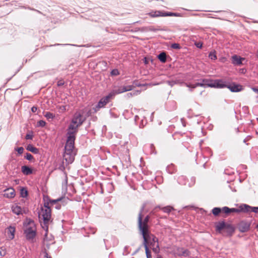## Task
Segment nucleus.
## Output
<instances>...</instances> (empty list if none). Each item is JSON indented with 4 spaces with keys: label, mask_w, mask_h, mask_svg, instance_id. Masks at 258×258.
<instances>
[{
    "label": "nucleus",
    "mask_w": 258,
    "mask_h": 258,
    "mask_svg": "<svg viewBox=\"0 0 258 258\" xmlns=\"http://www.w3.org/2000/svg\"><path fill=\"white\" fill-rule=\"evenodd\" d=\"M249 224L247 223L241 222L239 225L240 230L242 232H245L247 231L249 229Z\"/></svg>",
    "instance_id": "nucleus-18"
},
{
    "label": "nucleus",
    "mask_w": 258,
    "mask_h": 258,
    "mask_svg": "<svg viewBox=\"0 0 258 258\" xmlns=\"http://www.w3.org/2000/svg\"><path fill=\"white\" fill-rule=\"evenodd\" d=\"M176 82H174V81H168V84L171 86H173L174 85V84H176Z\"/></svg>",
    "instance_id": "nucleus-37"
},
{
    "label": "nucleus",
    "mask_w": 258,
    "mask_h": 258,
    "mask_svg": "<svg viewBox=\"0 0 258 258\" xmlns=\"http://www.w3.org/2000/svg\"><path fill=\"white\" fill-rule=\"evenodd\" d=\"M38 124H39V125H40L41 126H44L45 125V121H44L43 120H40L38 122Z\"/></svg>",
    "instance_id": "nucleus-36"
},
{
    "label": "nucleus",
    "mask_w": 258,
    "mask_h": 258,
    "mask_svg": "<svg viewBox=\"0 0 258 258\" xmlns=\"http://www.w3.org/2000/svg\"><path fill=\"white\" fill-rule=\"evenodd\" d=\"M145 250H146V254L147 255V258H151V252L149 251V248L148 247L147 245H146Z\"/></svg>",
    "instance_id": "nucleus-27"
},
{
    "label": "nucleus",
    "mask_w": 258,
    "mask_h": 258,
    "mask_svg": "<svg viewBox=\"0 0 258 258\" xmlns=\"http://www.w3.org/2000/svg\"><path fill=\"white\" fill-rule=\"evenodd\" d=\"M231 59L232 63L236 66L242 65L243 64L242 61L245 60L244 58L241 57L237 55H233Z\"/></svg>",
    "instance_id": "nucleus-13"
},
{
    "label": "nucleus",
    "mask_w": 258,
    "mask_h": 258,
    "mask_svg": "<svg viewBox=\"0 0 258 258\" xmlns=\"http://www.w3.org/2000/svg\"><path fill=\"white\" fill-rule=\"evenodd\" d=\"M60 109L61 110V111H63L64 110H66V107L64 106H62L60 107Z\"/></svg>",
    "instance_id": "nucleus-42"
},
{
    "label": "nucleus",
    "mask_w": 258,
    "mask_h": 258,
    "mask_svg": "<svg viewBox=\"0 0 258 258\" xmlns=\"http://www.w3.org/2000/svg\"><path fill=\"white\" fill-rule=\"evenodd\" d=\"M17 151L19 154H21L23 153L24 151V148L23 147H19L17 149Z\"/></svg>",
    "instance_id": "nucleus-34"
},
{
    "label": "nucleus",
    "mask_w": 258,
    "mask_h": 258,
    "mask_svg": "<svg viewBox=\"0 0 258 258\" xmlns=\"http://www.w3.org/2000/svg\"><path fill=\"white\" fill-rule=\"evenodd\" d=\"M60 200V199H57V200H50L49 202H47L46 203H48L49 205H53L55 204H56L58 201H59Z\"/></svg>",
    "instance_id": "nucleus-30"
},
{
    "label": "nucleus",
    "mask_w": 258,
    "mask_h": 258,
    "mask_svg": "<svg viewBox=\"0 0 258 258\" xmlns=\"http://www.w3.org/2000/svg\"><path fill=\"white\" fill-rule=\"evenodd\" d=\"M173 209V208L170 206L165 207L162 209V210L165 213H169Z\"/></svg>",
    "instance_id": "nucleus-26"
},
{
    "label": "nucleus",
    "mask_w": 258,
    "mask_h": 258,
    "mask_svg": "<svg viewBox=\"0 0 258 258\" xmlns=\"http://www.w3.org/2000/svg\"><path fill=\"white\" fill-rule=\"evenodd\" d=\"M140 93V92L139 91H134L133 92H131V93H127L126 94V96L128 97V98H130L134 95H137L138 94H139Z\"/></svg>",
    "instance_id": "nucleus-25"
},
{
    "label": "nucleus",
    "mask_w": 258,
    "mask_h": 258,
    "mask_svg": "<svg viewBox=\"0 0 258 258\" xmlns=\"http://www.w3.org/2000/svg\"><path fill=\"white\" fill-rule=\"evenodd\" d=\"M25 226V234L26 237L29 240H32L36 235V227L34 222L29 219H27L24 222Z\"/></svg>",
    "instance_id": "nucleus-5"
},
{
    "label": "nucleus",
    "mask_w": 258,
    "mask_h": 258,
    "mask_svg": "<svg viewBox=\"0 0 258 258\" xmlns=\"http://www.w3.org/2000/svg\"><path fill=\"white\" fill-rule=\"evenodd\" d=\"M144 240V245L146 248V245L148 247L152 249L153 251L157 253L159 252V245L157 238L152 234H150L149 231L142 233Z\"/></svg>",
    "instance_id": "nucleus-3"
},
{
    "label": "nucleus",
    "mask_w": 258,
    "mask_h": 258,
    "mask_svg": "<svg viewBox=\"0 0 258 258\" xmlns=\"http://www.w3.org/2000/svg\"><path fill=\"white\" fill-rule=\"evenodd\" d=\"M171 47L173 49H179L180 48V46L178 43H173L171 45Z\"/></svg>",
    "instance_id": "nucleus-31"
},
{
    "label": "nucleus",
    "mask_w": 258,
    "mask_h": 258,
    "mask_svg": "<svg viewBox=\"0 0 258 258\" xmlns=\"http://www.w3.org/2000/svg\"><path fill=\"white\" fill-rule=\"evenodd\" d=\"M26 158L28 160H31L33 158V156L29 153H27L25 156Z\"/></svg>",
    "instance_id": "nucleus-33"
},
{
    "label": "nucleus",
    "mask_w": 258,
    "mask_h": 258,
    "mask_svg": "<svg viewBox=\"0 0 258 258\" xmlns=\"http://www.w3.org/2000/svg\"><path fill=\"white\" fill-rule=\"evenodd\" d=\"M22 172L25 175H29L32 173V169L27 166L22 167Z\"/></svg>",
    "instance_id": "nucleus-20"
},
{
    "label": "nucleus",
    "mask_w": 258,
    "mask_h": 258,
    "mask_svg": "<svg viewBox=\"0 0 258 258\" xmlns=\"http://www.w3.org/2000/svg\"><path fill=\"white\" fill-rule=\"evenodd\" d=\"M196 46L198 48H202L203 44L200 42H197L195 43Z\"/></svg>",
    "instance_id": "nucleus-35"
},
{
    "label": "nucleus",
    "mask_w": 258,
    "mask_h": 258,
    "mask_svg": "<svg viewBox=\"0 0 258 258\" xmlns=\"http://www.w3.org/2000/svg\"><path fill=\"white\" fill-rule=\"evenodd\" d=\"M240 210L243 212H248L251 210L254 213H258V207H251L246 205H243L240 206Z\"/></svg>",
    "instance_id": "nucleus-15"
},
{
    "label": "nucleus",
    "mask_w": 258,
    "mask_h": 258,
    "mask_svg": "<svg viewBox=\"0 0 258 258\" xmlns=\"http://www.w3.org/2000/svg\"><path fill=\"white\" fill-rule=\"evenodd\" d=\"M184 85L189 88L190 91H192L193 89L198 86L205 87L207 86L208 87L219 88H222L227 86L222 80H217L213 81L207 79H203L202 83H197L195 84L185 83Z\"/></svg>",
    "instance_id": "nucleus-2"
},
{
    "label": "nucleus",
    "mask_w": 258,
    "mask_h": 258,
    "mask_svg": "<svg viewBox=\"0 0 258 258\" xmlns=\"http://www.w3.org/2000/svg\"><path fill=\"white\" fill-rule=\"evenodd\" d=\"M27 150H28V151L33 153L34 154H37L38 153V149H37L36 148L33 147L31 145H29L27 146Z\"/></svg>",
    "instance_id": "nucleus-21"
},
{
    "label": "nucleus",
    "mask_w": 258,
    "mask_h": 258,
    "mask_svg": "<svg viewBox=\"0 0 258 258\" xmlns=\"http://www.w3.org/2000/svg\"><path fill=\"white\" fill-rule=\"evenodd\" d=\"M257 228H258V224H257Z\"/></svg>",
    "instance_id": "nucleus-46"
},
{
    "label": "nucleus",
    "mask_w": 258,
    "mask_h": 258,
    "mask_svg": "<svg viewBox=\"0 0 258 258\" xmlns=\"http://www.w3.org/2000/svg\"><path fill=\"white\" fill-rule=\"evenodd\" d=\"M44 116L48 119H52L54 117V115L52 113L48 112H46L44 114Z\"/></svg>",
    "instance_id": "nucleus-28"
},
{
    "label": "nucleus",
    "mask_w": 258,
    "mask_h": 258,
    "mask_svg": "<svg viewBox=\"0 0 258 258\" xmlns=\"http://www.w3.org/2000/svg\"><path fill=\"white\" fill-rule=\"evenodd\" d=\"M27 191L25 189L23 188L21 190V195L22 197L25 198L27 196Z\"/></svg>",
    "instance_id": "nucleus-29"
},
{
    "label": "nucleus",
    "mask_w": 258,
    "mask_h": 258,
    "mask_svg": "<svg viewBox=\"0 0 258 258\" xmlns=\"http://www.w3.org/2000/svg\"><path fill=\"white\" fill-rule=\"evenodd\" d=\"M12 209L13 212L18 215L26 213L28 211L26 208H22L18 204L14 205L12 207Z\"/></svg>",
    "instance_id": "nucleus-11"
},
{
    "label": "nucleus",
    "mask_w": 258,
    "mask_h": 258,
    "mask_svg": "<svg viewBox=\"0 0 258 258\" xmlns=\"http://www.w3.org/2000/svg\"><path fill=\"white\" fill-rule=\"evenodd\" d=\"M60 205L57 206L56 207V209H60Z\"/></svg>",
    "instance_id": "nucleus-44"
},
{
    "label": "nucleus",
    "mask_w": 258,
    "mask_h": 258,
    "mask_svg": "<svg viewBox=\"0 0 258 258\" xmlns=\"http://www.w3.org/2000/svg\"><path fill=\"white\" fill-rule=\"evenodd\" d=\"M63 84H64V82H63V81H61V80L59 81H58V82H57V85H58V86H62V85H63Z\"/></svg>",
    "instance_id": "nucleus-38"
},
{
    "label": "nucleus",
    "mask_w": 258,
    "mask_h": 258,
    "mask_svg": "<svg viewBox=\"0 0 258 258\" xmlns=\"http://www.w3.org/2000/svg\"><path fill=\"white\" fill-rule=\"evenodd\" d=\"M37 107H34V106H33V107H32V108H31V110H32V112H36V110H37Z\"/></svg>",
    "instance_id": "nucleus-40"
},
{
    "label": "nucleus",
    "mask_w": 258,
    "mask_h": 258,
    "mask_svg": "<svg viewBox=\"0 0 258 258\" xmlns=\"http://www.w3.org/2000/svg\"><path fill=\"white\" fill-rule=\"evenodd\" d=\"M232 92H239L241 90L242 87L240 85H230L228 87Z\"/></svg>",
    "instance_id": "nucleus-19"
},
{
    "label": "nucleus",
    "mask_w": 258,
    "mask_h": 258,
    "mask_svg": "<svg viewBox=\"0 0 258 258\" xmlns=\"http://www.w3.org/2000/svg\"><path fill=\"white\" fill-rule=\"evenodd\" d=\"M26 139H27V140H28V139H32V135H29V134H27L26 136Z\"/></svg>",
    "instance_id": "nucleus-39"
},
{
    "label": "nucleus",
    "mask_w": 258,
    "mask_h": 258,
    "mask_svg": "<svg viewBox=\"0 0 258 258\" xmlns=\"http://www.w3.org/2000/svg\"><path fill=\"white\" fill-rule=\"evenodd\" d=\"M82 111L77 112L74 115L68 129V139L63 154V165H66L72 163L75 159L76 152L74 150V142L75 134L77 132L78 127L85 120L83 116Z\"/></svg>",
    "instance_id": "nucleus-1"
},
{
    "label": "nucleus",
    "mask_w": 258,
    "mask_h": 258,
    "mask_svg": "<svg viewBox=\"0 0 258 258\" xmlns=\"http://www.w3.org/2000/svg\"><path fill=\"white\" fill-rule=\"evenodd\" d=\"M47 258H50V257L47 256Z\"/></svg>",
    "instance_id": "nucleus-45"
},
{
    "label": "nucleus",
    "mask_w": 258,
    "mask_h": 258,
    "mask_svg": "<svg viewBox=\"0 0 258 258\" xmlns=\"http://www.w3.org/2000/svg\"><path fill=\"white\" fill-rule=\"evenodd\" d=\"M133 86L132 85L120 86L117 88H114L110 93V96L112 97L114 96L116 94H120L126 91L132 90Z\"/></svg>",
    "instance_id": "nucleus-7"
},
{
    "label": "nucleus",
    "mask_w": 258,
    "mask_h": 258,
    "mask_svg": "<svg viewBox=\"0 0 258 258\" xmlns=\"http://www.w3.org/2000/svg\"><path fill=\"white\" fill-rule=\"evenodd\" d=\"M158 58L162 62H165L166 61V54H165V53H164V52L161 53L158 55Z\"/></svg>",
    "instance_id": "nucleus-22"
},
{
    "label": "nucleus",
    "mask_w": 258,
    "mask_h": 258,
    "mask_svg": "<svg viewBox=\"0 0 258 258\" xmlns=\"http://www.w3.org/2000/svg\"><path fill=\"white\" fill-rule=\"evenodd\" d=\"M212 212L214 215H217L221 212V209L219 208H214L212 210Z\"/></svg>",
    "instance_id": "nucleus-23"
},
{
    "label": "nucleus",
    "mask_w": 258,
    "mask_h": 258,
    "mask_svg": "<svg viewBox=\"0 0 258 258\" xmlns=\"http://www.w3.org/2000/svg\"><path fill=\"white\" fill-rule=\"evenodd\" d=\"M111 75L112 76H116L118 75V71L116 69L113 70L111 72Z\"/></svg>",
    "instance_id": "nucleus-32"
},
{
    "label": "nucleus",
    "mask_w": 258,
    "mask_h": 258,
    "mask_svg": "<svg viewBox=\"0 0 258 258\" xmlns=\"http://www.w3.org/2000/svg\"><path fill=\"white\" fill-rule=\"evenodd\" d=\"M171 252L179 256H187L189 255L188 250L183 248L177 247H174L173 250Z\"/></svg>",
    "instance_id": "nucleus-9"
},
{
    "label": "nucleus",
    "mask_w": 258,
    "mask_h": 258,
    "mask_svg": "<svg viewBox=\"0 0 258 258\" xmlns=\"http://www.w3.org/2000/svg\"><path fill=\"white\" fill-rule=\"evenodd\" d=\"M15 231V228L12 226H10L7 229L6 232L7 233V238L9 240H12L14 238Z\"/></svg>",
    "instance_id": "nucleus-14"
},
{
    "label": "nucleus",
    "mask_w": 258,
    "mask_h": 258,
    "mask_svg": "<svg viewBox=\"0 0 258 258\" xmlns=\"http://www.w3.org/2000/svg\"><path fill=\"white\" fill-rule=\"evenodd\" d=\"M4 197L7 198L12 199L14 198L16 195L14 189L12 187L8 188L5 189L4 190Z\"/></svg>",
    "instance_id": "nucleus-12"
},
{
    "label": "nucleus",
    "mask_w": 258,
    "mask_h": 258,
    "mask_svg": "<svg viewBox=\"0 0 258 258\" xmlns=\"http://www.w3.org/2000/svg\"><path fill=\"white\" fill-rule=\"evenodd\" d=\"M216 231L220 233L224 229H227L229 231L233 230V227L230 225H229L223 221L217 223L216 225Z\"/></svg>",
    "instance_id": "nucleus-8"
},
{
    "label": "nucleus",
    "mask_w": 258,
    "mask_h": 258,
    "mask_svg": "<svg viewBox=\"0 0 258 258\" xmlns=\"http://www.w3.org/2000/svg\"><path fill=\"white\" fill-rule=\"evenodd\" d=\"M149 15L151 17H157L159 16H172L173 14L172 13H165L163 14L160 11H155L149 13Z\"/></svg>",
    "instance_id": "nucleus-16"
},
{
    "label": "nucleus",
    "mask_w": 258,
    "mask_h": 258,
    "mask_svg": "<svg viewBox=\"0 0 258 258\" xmlns=\"http://www.w3.org/2000/svg\"><path fill=\"white\" fill-rule=\"evenodd\" d=\"M5 254V251L4 250H0V255L4 256Z\"/></svg>",
    "instance_id": "nucleus-41"
},
{
    "label": "nucleus",
    "mask_w": 258,
    "mask_h": 258,
    "mask_svg": "<svg viewBox=\"0 0 258 258\" xmlns=\"http://www.w3.org/2000/svg\"><path fill=\"white\" fill-rule=\"evenodd\" d=\"M149 216H147L146 217L144 220L142 221V211H141V212L139 213L138 216V225L141 233H143L144 231L145 232L149 231L148 229V225L147 224L149 221Z\"/></svg>",
    "instance_id": "nucleus-6"
},
{
    "label": "nucleus",
    "mask_w": 258,
    "mask_h": 258,
    "mask_svg": "<svg viewBox=\"0 0 258 258\" xmlns=\"http://www.w3.org/2000/svg\"><path fill=\"white\" fill-rule=\"evenodd\" d=\"M209 57L213 60H215L217 59V56L216 55V52L215 51L211 52L209 55Z\"/></svg>",
    "instance_id": "nucleus-24"
},
{
    "label": "nucleus",
    "mask_w": 258,
    "mask_h": 258,
    "mask_svg": "<svg viewBox=\"0 0 258 258\" xmlns=\"http://www.w3.org/2000/svg\"><path fill=\"white\" fill-rule=\"evenodd\" d=\"M39 217L40 219L43 220L44 225L47 227V225L51 218V210L48 203L46 202L44 203V206L42 207L39 213Z\"/></svg>",
    "instance_id": "nucleus-4"
},
{
    "label": "nucleus",
    "mask_w": 258,
    "mask_h": 258,
    "mask_svg": "<svg viewBox=\"0 0 258 258\" xmlns=\"http://www.w3.org/2000/svg\"><path fill=\"white\" fill-rule=\"evenodd\" d=\"M252 89L255 92L258 93V89H256L255 88H253Z\"/></svg>",
    "instance_id": "nucleus-43"
},
{
    "label": "nucleus",
    "mask_w": 258,
    "mask_h": 258,
    "mask_svg": "<svg viewBox=\"0 0 258 258\" xmlns=\"http://www.w3.org/2000/svg\"><path fill=\"white\" fill-rule=\"evenodd\" d=\"M240 211H241L240 210V208L239 209L235 208L230 209L227 207H224L221 209V212H223L227 214H228L231 212H239Z\"/></svg>",
    "instance_id": "nucleus-17"
},
{
    "label": "nucleus",
    "mask_w": 258,
    "mask_h": 258,
    "mask_svg": "<svg viewBox=\"0 0 258 258\" xmlns=\"http://www.w3.org/2000/svg\"><path fill=\"white\" fill-rule=\"evenodd\" d=\"M112 98L109 94L105 97L102 98L98 102L95 108V111H98L100 108L104 107L109 101L110 98Z\"/></svg>",
    "instance_id": "nucleus-10"
},
{
    "label": "nucleus",
    "mask_w": 258,
    "mask_h": 258,
    "mask_svg": "<svg viewBox=\"0 0 258 258\" xmlns=\"http://www.w3.org/2000/svg\"><path fill=\"white\" fill-rule=\"evenodd\" d=\"M158 258H161V257H158Z\"/></svg>",
    "instance_id": "nucleus-47"
}]
</instances>
